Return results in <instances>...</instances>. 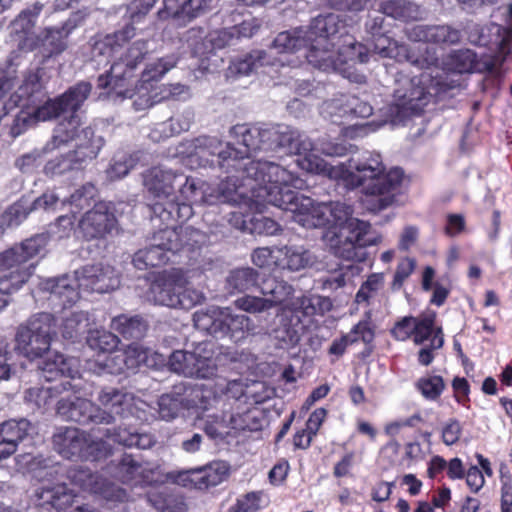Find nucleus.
I'll return each instance as SVG.
<instances>
[{
	"label": "nucleus",
	"instance_id": "nucleus-1",
	"mask_svg": "<svg viewBox=\"0 0 512 512\" xmlns=\"http://www.w3.org/2000/svg\"><path fill=\"white\" fill-rule=\"evenodd\" d=\"M156 0H133L126 8L130 23L121 30L112 34L93 39L91 47L92 60L98 66H107L110 69L97 78V88L104 90L107 98L113 101L132 99L136 111L153 106L157 101V94H152V88L141 82L136 89L132 87L131 79L138 65L148 53L147 41L136 40L125 47L135 36L134 23H137L154 6Z\"/></svg>",
	"mask_w": 512,
	"mask_h": 512
},
{
	"label": "nucleus",
	"instance_id": "nucleus-2",
	"mask_svg": "<svg viewBox=\"0 0 512 512\" xmlns=\"http://www.w3.org/2000/svg\"><path fill=\"white\" fill-rule=\"evenodd\" d=\"M156 0H133L126 8L130 23L121 30L112 34L93 39L91 47L92 60L98 66H107L110 69L97 78V88L104 90L107 98L113 101L132 99L136 111L153 106L157 101V94H152V88L141 82L136 89L132 87L131 79L138 65L148 53L147 41L136 40L125 47L135 36L134 23H137L154 6Z\"/></svg>",
	"mask_w": 512,
	"mask_h": 512
},
{
	"label": "nucleus",
	"instance_id": "nucleus-3",
	"mask_svg": "<svg viewBox=\"0 0 512 512\" xmlns=\"http://www.w3.org/2000/svg\"><path fill=\"white\" fill-rule=\"evenodd\" d=\"M313 150V141L299 130L293 144L287 147V151L300 156L297 165L302 170L342 181L350 189L361 188L366 195L363 203L369 211H381L394 202L404 172L398 167L386 172L380 154L367 151L357 158H350L348 165H333L314 154Z\"/></svg>",
	"mask_w": 512,
	"mask_h": 512
},
{
	"label": "nucleus",
	"instance_id": "nucleus-4",
	"mask_svg": "<svg viewBox=\"0 0 512 512\" xmlns=\"http://www.w3.org/2000/svg\"><path fill=\"white\" fill-rule=\"evenodd\" d=\"M344 24L334 13L321 14L313 18L307 27H297L280 32L273 40V47L280 52H303L312 66L329 72L346 74L345 65L367 63L369 50L351 35H341L337 51L335 39Z\"/></svg>",
	"mask_w": 512,
	"mask_h": 512
},
{
	"label": "nucleus",
	"instance_id": "nucleus-5",
	"mask_svg": "<svg viewBox=\"0 0 512 512\" xmlns=\"http://www.w3.org/2000/svg\"><path fill=\"white\" fill-rule=\"evenodd\" d=\"M253 173H264L270 179L268 188H260V197L268 199L273 206L290 214L292 221L304 228L328 227L339 229L349 226L353 210L342 202L317 203L295 192L307 187L306 181L282 165L256 164Z\"/></svg>",
	"mask_w": 512,
	"mask_h": 512
},
{
	"label": "nucleus",
	"instance_id": "nucleus-6",
	"mask_svg": "<svg viewBox=\"0 0 512 512\" xmlns=\"http://www.w3.org/2000/svg\"><path fill=\"white\" fill-rule=\"evenodd\" d=\"M193 140H188L180 145L179 153L186 154L191 163H197L199 167H214L218 166L224 169L227 173L235 171L240 174L242 183L238 184V176L231 175L221 180L217 185H206L205 187L199 185L197 203L206 205H216L220 203H229L233 205H246L251 210L259 213L263 212L267 204L273 205L268 199L260 197V188H268L270 179L264 173H253L252 167L256 164H273L279 165L274 161L257 159L245 160L238 167H221L217 161L213 163L215 157L212 154H205L200 156L197 153V148L191 146Z\"/></svg>",
	"mask_w": 512,
	"mask_h": 512
},
{
	"label": "nucleus",
	"instance_id": "nucleus-7",
	"mask_svg": "<svg viewBox=\"0 0 512 512\" xmlns=\"http://www.w3.org/2000/svg\"><path fill=\"white\" fill-rule=\"evenodd\" d=\"M229 135L233 143H223L216 137L201 136L190 143L196 147L198 155L212 154L221 167H238L243 161L251 160L256 152H272L287 150L298 136V130L285 125L276 124L264 127L237 124L230 128Z\"/></svg>",
	"mask_w": 512,
	"mask_h": 512
},
{
	"label": "nucleus",
	"instance_id": "nucleus-8",
	"mask_svg": "<svg viewBox=\"0 0 512 512\" xmlns=\"http://www.w3.org/2000/svg\"><path fill=\"white\" fill-rule=\"evenodd\" d=\"M199 183L198 179L183 171L165 166H155L143 173V185L156 199L151 206L152 214L166 222L175 217L179 222H185L192 217Z\"/></svg>",
	"mask_w": 512,
	"mask_h": 512
},
{
	"label": "nucleus",
	"instance_id": "nucleus-9",
	"mask_svg": "<svg viewBox=\"0 0 512 512\" xmlns=\"http://www.w3.org/2000/svg\"><path fill=\"white\" fill-rule=\"evenodd\" d=\"M91 89L92 86L89 82L81 81L70 87L61 96L46 101L36 109L38 120L61 119L53 129L51 139L45 144L44 152L59 149L76 138L78 139L77 143L80 142L84 128L80 131L83 123L79 109L88 98Z\"/></svg>",
	"mask_w": 512,
	"mask_h": 512
},
{
	"label": "nucleus",
	"instance_id": "nucleus-10",
	"mask_svg": "<svg viewBox=\"0 0 512 512\" xmlns=\"http://www.w3.org/2000/svg\"><path fill=\"white\" fill-rule=\"evenodd\" d=\"M120 284L116 270L110 265H87L73 274L47 278L39 283V289L50 294L49 300L62 309L73 306L80 298L79 289L108 293Z\"/></svg>",
	"mask_w": 512,
	"mask_h": 512
},
{
	"label": "nucleus",
	"instance_id": "nucleus-11",
	"mask_svg": "<svg viewBox=\"0 0 512 512\" xmlns=\"http://www.w3.org/2000/svg\"><path fill=\"white\" fill-rule=\"evenodd\" d=\"M196 329L214 337L240 343L255 334L253 320L244 314L233 313L229 307L210 306L193 314Z\"/></svg>",
	"mask_w": 512,
	"mask_h": 512
},
{
	"label": "nucleus",
	"instance_id": "nucleus-12",
	"mask_svg": "<svg viewBox=\"0 0 512 512\" xmlns=\"http://www.w3.org/2000/svg\"><path fill=\"white\" fill-rule=\"evenodd\" d=\"M33 475L40 482L34 491L37 504L55 509L57 512H68L76 495L64 482L62 467L59 464H45L35 469ZM69 512H101V510L91 504H82Z\"/></svg>",
	"mask_w": 512,
	"mask_h": 512
},
{
	"label": "nucleus",
	"instance_id": "nucleus-13",
	"mask_svg": "<svg viewBox=\"0 0 512 512\" xmlns=\"http://www.w3.org/2000/svg\"><path fill=\"white\" fill-rule=\"evenodd\" d=\"M371 226L362 220H351L349 226L327 229L323 239L329 250L338 258L362 262L366 259L365 248L378 243V237L370 233Z\"/></svg>",
	"mask_w": 512,
	"mask_h": 512
},
{
	"label": "nucleus",
	"instance_id": "nucleus-14",
	"mask_svg": "<svg viewBox=\"0 0 512 512\" xmlns=\"http://www.w3.org/2000/svg\"><path fill=\"white\" fill-rule=\"evenodd\" d=\"M96 400L98 405L96 406L94 424H111L117 418L129 417L148 421L145 415L147 404L125 389L104 387L98 392Z\"/></svg>",
	"mask_w": 512,
	"mask_h": 512
},
{
	"label": "nucleus",
	"instance_id": "nucleus-15",
	"mask_svg": "<svg viewBox=\"0 0 512 512\" xmlns=\"http://www.w3.org/2000/svg\"><path fill=\"white\" fill-rule=\"evenodd\" d=\"M431 95L419 77L398 73L395 79L393 101L388 107L391 121L403 122L406 118L420 114L430 101Z\"/></svg>",
	"mask_w": 512,
	"mask_h": 512
},
{
	"label": "nucleus",
	"instance_id": "nucleus-16",
	"mask_svg": "<svg viewBox=\"0 0 512 512\" xmlns=\"http://www.w3.org/2000/svg\"><path fill=\"white\" fill-rule=\"evenodd\" d=\"M104 144L105 140L102 136L95 135L92 128H86L82 131L76 148L49 160L43 172L47 176L55 177L82 170L97 157Z\"/></svg>",
	"mask_w": 512,
	"mask_h": 512
},
{
	"label": "nucleus",
	"instance_id": "nucleus-17",
	"mask_svg": "<svg viewBox=\"0 0 512 512\" xmlns=\"http://www.w3.org/2000/svg\"><path fill=\"white\" fill-rule=\"evenodd\" d=\"M498 12L505 18L506 27L493 22L484 27L471 23L467 25L466 32L470 43L489 47L495 52L493 58L503 63L511 53L512 4L499 8Z\"/></svg>",
	"mask_w": 512,
	"mask_h": 512
},
{
	"label": "nucleus",
	"instance_id": "nucleus-18",
	"mask_svg": "<svg viewBox=\"0 0 512 512\" xmlns=\"http://www.w3.org/2000/svg\"><path fill=\"white\" fill-rule=\"evenodd\" d=\"M54 325L55 320L50 313L41 312L33 315L26 324L19 326L16 349L29 359L42 357L49 351Z\"/></svg>",
	"mask_w": 512,
	"mask_h": 512
},
{
	"label": "nucleus",
	"instance_id": "nucleus-19",
	"mask_svg": "<svg viewBox=\"0 0 512 512\" xmlns=\"http://www.w3.org/2000/svg\"><path fill=\"white\" fill-rule=\"evenodd\" d=\"M46 244L47 237L39 234L0 253V272L4 273L0 278H10L11 274H16L18 271H27L30 278L35 267L33 264L25 266V263L40 254Z\"/></svg>",
	"mask_w": 512,
	"mask_h": 512
},
{
	"label": "nucleus",
	"instance_id": "nucleus-20",
	"mask_svg": "<svg viewBox=\"0 0 512 512\" xmlns=\"http://www.w3.org/2000/svg\"><path fill=\"white\" fill-rule=\"evenodd\" d=\"M67 478L83 491L99 495L106 501L124 502L128 499L125 489L109 482L98 473L83 466H76L67 471Z\"/></svg>",
	"mask_w": 512,
	"mask_h": 512
},
{
	"label": "nucleus",
	"instance_id": "nucleus-21",
	"mask_svg": "<svg viewBox=\"0 0 512 512\" xmlns=\"http://www.w3.org/2000/svg\"><path fill=\"white\" fill-rule=\"evenodd\" d=\"M61 203L56 191H46L32 203L27 199H21L8 207L0 217L2 228H11L20 225L32 211H56ZM64 202H62L63 204Z\"/></svg>",
	"mask_w": 512,
	"mask_h": 512
},
{
	"label": "nucleus",
	"instance_id": "nucleus-22",
	"mask_svg": "<svg viewBox=\"0 0 512 512\" xmlns=\"http://www.w3.org/2000/svg\"><path fill=\"white\" fill-rule=\"evenodd\" d=\"M79 228L87 240L104 239L117 229V219L109 204L99 202L82 216Z\"/></svg>",
	"mask_w": 512,
	"mask_h": 512
},
{
	"label": "nucleus",
	"instance_id": "nucleus-23",
	"mask_svg": "<svg viewBox=\"0 0 512 512\" xmlns=\"http://www.w3.org/2000/svg\"><path fill=\"white\" fill-rule=\"evenodd\" d=\"M217 0H164L158 12L162 20L170 19L177 26H184L195 18L211 11Z\"/></svg>",
	"mask_w": 512,
	"mask_h": 512
},
{
	"label": "nucleus",
	"instance_id": "nucleus-24",
	"mask_svg": "<svg viewBox=\"0 0 512 512\" xmlns=\"http://www.w3.org/2000/svg\"><path fill=\"white\" fill-rule=\"evenodd\" d=\"M372 40V53L378 55L380 58L395 59L398 62L407 61L419 67L433 65L437 62V56L434 51H427L426 57H416L410 52V49L406 44L399 43L384 34L372 37Z\"/></svg>",
	"mask_w": 512,
	"mask_h": 512
},
{
	"label": "nucleus",
	"instance_id": "nucleus-25",
	"mask_svg": "<svg viewBox=\"0 0 512 512\" xmlns=\"http://www.w3.org/2000/svg\"><path fill=\"white\" fill-rule=\"evenodd\" d=\"M107 470L112 477L124 484L137 486L151 481L152 470L148 463L132 454L124 453L120 459L112 461Z\"/></svg>",
	"mask_w": 512,
	"mask_h": 512
},
{
	"label": "nucleus",
	"instance_id": "nucleus-26",
	"mask_svg": "<svg viewBox=\"0 0 512 512\" xmlns=\"http://www.w3.org/2000/svg\"><path fill=\"white\" fill-rule=\"evenodd\" d=\"M39 378L52 382L56 380L67 381L79 377V361L73 357H65L58 352H48L47 356L38 364Z\"/></svg>",
	"mask_w": 512,
	"mask_h": 512
},
{
	"label": "nucleus",
	"instance_id": "nucleus-27",
	"mask_svg": "<svg viewBox=\"0 0 512 512\" xmlns=\"http://www.w3.org/2000/svg\"><path fill=\"white\" fill-rule=\"evenodd\" d=\"M83 21L84 15L81 12H76L61 26L45 28L39 37L45 50V56L52 57L64 52L68 46V37Z\"/></svg>",
	"mask_w": 512,
	"mask_h": 512
},
{
	"label": "nucleus",
	"instance_id": "nucleus-28",
	"mask_svg": "<svg viewBox=\"0 0 512 512\" xmlns=\"http://www.w3.org/2000/svg\"><path fill=\"white\" fill-rule=\"evenodd\" d=\"M275 51L276 53L280 54H287L288 52H280L277 49L273 47V43L270 47V52H266L263 50H256L253 51L247 55H245L242 58L236 59L232 61V63L229 66V71L233 74H237L240 76H248L253 71L257 70L259 67L262 66H270L271 68L274 67H281L282 69H287L293 62L290 59H274L272 60L271 53Z\"/></svg>",
	"mask_w": 512,
	"mask_h": 512
},
{
	"label": "nucleus",
	"instance_id": "nucleus-29",
	"mask_svg": "<svg viewBox=\"0 0 512 512\" xmlns=\"http://www.w3.org/2000/svg\"><path fill=\"white\" fill-rule=\"evenodd\" d=\"M228 473L229 465L226 462L214 461L202 467L183 471L180 479L202 490L219 485L227 478Z\"/></svg>",
	"mask_w": 512,
	"mask_h": 512
},
{
	"label": "nucleus",
	"instance_id": "nucleus-30",
	"mask_svg": "<svg viewBox=\"0 0 512 512\" xmlns=\"http://www.w3.org/2000/svg\"><path fill=\"white\" fill-rule=\"evenodd\" d=\"M86 436V432L76 427H58L52 438L53 448L66 459H80Z\"/></svg>",
	"mask_w": 512,
	"mask_h": 512
},
{
	"label": "nucleus",
	"instance_id": "nucleus-31",
	"mask_svg": "<svg viewBox=\"0 0 512 512\" xmlns=\"http://www.w3.org/2000/svg\"><path fill=\"white\" fill-rule=\"evenodd\" d=\"M406 36L414 42L453 45L460 41L461 33L449 25H415L406 30Z\"/></svg>",
	"mask_w": 512,
	"mask_h": 512
},
{
	"label": "nucleus",
	"instance_id": "nucleus-32",
	"mask_svg": "<svg viewBox=\"0 0 512 512\" xmlns=\"http://www.w3.org/2000/svg\"><path fill=\"white\" fill-rule=\"evenodd\" d=\"M57 414L63 420L86 425L94 423L96 405L88 399L72 395L57 402Z\"/></svg>",
	"mask_w": 512,
	"mask_h": 512
},
{
	"label": "nucleus",
	"instance_id": "nucleus-33",
	"mask_svg": "<svg viewBox=\"0 0 512 512\" xmlns=\"http://www.w3.org/2000/svg\"><path fill=\"white\" fill-rule=\"evenodd\" d=\"M32 429L31 423L25 419H10L0 424V460L8 458L17 450Z\"/></svg>",
	"mask_w": 512,
	"mask_h": 512
},
{
	"label": "nucleus",
	"instance_id": "nucleus-34",
	"mask_svg": "<svg viewBox=\"0 0 512 512\" xmlns=\"http://www.w3.org/2000/svg\"><path fill=\"white\" fill-rule=\"evenodd\" d=\"M436 314L427 313L420 317H404L397 322L391 330L392 335L399 341H405L413 337L414 343H422L430 333L431 325L435 324Z\"/></svg>",
	"mask_w": 512,
	"mask_h": 512
},
{
	"label": "nucleus",
	"instance_id": "nucleus-35",
	"mask_svg": "<svg viewBox=\"0 0 512 512\" xmlns=\"http://www.w3.org/2000/svg\"><path fill=\"white\" fill-rule=\"evenodd\" d=\"M181 288V275L170 273L158 276L152 283L148 299L154 304L175 308L176 296Z\"/></svg>",
	"mask_w": 512,
	"mask_h": 512
},
{
	"label": "nucleus",
	"instance_id": "nucleus-36",
	"mask_svg": "<svg viewBox=\"0 0 512 512\" xmlns=\"http://www.w3.org/2000/svg\"><path fill=\"white\" fill-rule=\"evenodd\" d=\"M503 63H498L497 59L491 57L484 60H478L477 55L470 49H462L455 51L450 56L449 65L456 73H473V72H493Z\"/></svg>",
	"mask_w": 512,
	"mask_h": 512
},
{
	"label": "nucleus",
	"instance_id": "nucleus-37",
	"mask_svg": "<svg viewBox=\"0 0 512 512\" xmlns=\"http://www.w3.org/2000/svg\"><path fill=\"white\" fill-rule=\"evenodd\" d=\"M278 269L299 271L312 266L316 257L302 246H283L278 248Z\"/></svg>",
	"mask_w": 512,
	"mask_h": 512
},
{
	"label": "nucleus",
	"instance_id": "nucleus-38",
	"mask_svg": "<svg viewBox=\"0 0 512 512\" xmlns=\"http://www.w3.org/2000/svg\"><path fill=\"white\" fill-rule=\"evenodd\" d=\"M378 11L401 22L420 20L424 14L421 7L410 0H384L380 3Z\"/></svg>",
	"mask_w": 512,
	"mask_h": 512
},
{
	"label": "nucleus",
	"instance_id": "nucleus-39",
	"mask_svg": "<svg viewBox=\"0 0 512 512\" xmlns=\"http://www.w3.org/2000/svg\"><path fill=\"white\" fill-rule=\"evenodd\" d=\"M188 390L184 383H180L175 385L170 393L161 395L157 403L159 417L165 421L175 419L180 410L188 406L186 398Z\"/></svg>",
	"mask_w": 512,
	"mask_h": 512
},
{
	"label": "nucleus",
	"instance_id": "nucleus-40",
	"mask_svg": "<svg viewBox=\"0 0 512 512\" xmlns=\"http://www.w3.org/2000/svg\"><path fill=\"white\" fill-rule=\"evenodd\" d=\"M110 327L125 339L139 340L146 334L148 324L139 315L121 314L112 319Z\"/></svg>",
	"mask_w": 512,
	"mask_h": 512
},
{
	"label": "nucleus",
	"instance_id": "nucleus-41",
	"mask_svg": "<svg viewBox=\"0 0 512 512\" xmlns=\"http://www.w3.org/2000/svg\"><path fill=\"white\" fill-rule=\"evenodd\" d=\"M152 220L155 221L157 218L153 215ZM158 220L165 226L155 232L150 240L155 243L156 246L163 248L166 252L174 254L182 249V242L180 233L176 227L173 226L174 221H179L177 217L170 221H163L160 218Z\"/></svg>",
	"mask_w": 512,
	"mask_h": 512
},
{
	"label": "nucleus",
	"instance_id": "nucleus-42",
	"mask_svg": "<svg viewBox=\"0 0 512 512\" xmlns=\"http://www.w3.org/2000/svg\"><path fill=\"white\" fill-rule=\"evenodd\" d=\"M106 435L112 441L128 448L148 449L155 443L153 436L149 433H139L122 427L108 429Z\"/></svg>",
	"mask_w": 512,
	"mask_h": 512
},
{
	"label": "nucleus",
	"instance_id": "nucleus-43",
	"mask_svg": "<svg viewBox=\"0 0 512 512\" xmlns=\"http://www.w3.org/2000/svg\"><path fill=\"white\" fill-rule=\"evenodd\" d=\"M178 61V55L171 53L147 63L141 74L140 82L153 87L152 83L159 81L167 72L177 65Z\"/></svg>",
	"mask_w": 512,
	"mask_h": 512
},
{
	"label": "nucleus",
	"instance_id": "nucleus-44",
	"mask_svg": "<svg viewBox=\"0 0 512 512\" xmlns=\"http://www.w3.org/2000/svg\"><path fill=\"white\" fill-rule=\"evenodd\" d=\"M170 253L163 250L155 243L149 240V245L138 250L133 257V265L139 270H145L149 267H157L166 264L170 260Z\"/></svg>",
	"mask_w": 512,
	"mask_h": 512
},
{
	"label": "nucleus",
	"instance_id": "nucleus-45",
	"mask_svg": "<svg viewBox=\"0 0 512 512\" xmlns=\"http://www.w3.org/2000/svg\"><path fill=\"white\" fill-rule=\"evenodd\" d=\"M208 343H200L195 348V367L188 370V377L207 379L215 375L217 366L213 358V352L208 349Z\"/></svg>",
	"mask_w": 512,
	"mask_h": 512
},
{
	"label": "nucleus",
	"instance_id": "nucleus-46",
	"mask_svg": "<svg viewBox=\"0 0 512 512\" xmlns=\"http://www.w3.org/2000/svg\"><path fill=\"white\" fill-rule=\"evenodd\" d=\"M259 274L251 267L233 269L226 278V288L231 293H243L258 284Z\"/></svg>",
	"mask_w": 512,
	"mask_h": 512
},
{
	"label": "nucleus",
	"instance_id": "nucleus-47",
	"mask_svg": "<svg viewBox=\"0 0 512 512\" xmlns=\"http://www.w3.org/2000/svg\"><path fill=\"white\" fill-rule=\"evenodd\" d=\"M7 84L8 87V96H18L19 97V106H26L30 103H33V97L36 94L41 93L42 90V81L39 71H30L28 72L22 84L19 86L18 90L15 92H10V84L8 81L0 80Z\"/></svg>",
	"mask_w": 512,
	"mask_h": 512
},
{
	"label": "nucleus",
	"instance_id": "nucleus-48",
	"mask_svg": "<svg viewBox=\"0 0 512 512\" xmlns=\"http://www.w3.org/2000/svg\"><path fill=\"white\" fill-rule=\"evenodd\" d=\"M421 348L418 351V363L422 366L430 365L435 359L436 352L444 345V334L441 327L431 325L430 333L422 343H416Z\"/></svg>",
	"mask_w": 512,
	"mask_h": 512
},
{
	"label": "nucleus",
	"instance_id": "nucleus-49",
	"mask_svg": "<svg viewBox=\"0 0 512 512\" xmlns=\"http://www.w3.org/2000/svg\"><path fill=\"white\" fill-rule=\"evenodd\" d=\"M76 385H72L69 380L62 381L57 385L43 386L40 388H30L27 391V398L33 401L39 408L50 406L53 399L62 391L75 389Z\"/></svg>",
	"mask_w": 512,
	"mask_h": 512
},
{
	"label": "nucleus",
	"instance_id": "nucleus-50",
	"mask_svg": "<svg viewBox=\"0 0 512 512\" xmlns=\"http://www.w3.org/2000/svg\"><path fill=\"white\" fill-rule=\"evenodd\" d=\"M59 197L60 201L64 202L63 204L60 203L56 209H60L61 207H64L66 205L70 206V211L73 214H76L80 212L82 209L88 207L91 203V200L94 198L96 189L95 186L91 183H86L82 185L80 188L76 189L74 193L70 195L69 198L61 197L60 193L56 192Z\"/></svg>",
	"mask_w": 512,
	"mask_h": 512
},
{
	"label": "nucleus",
	"instance_id": "nucleus-51",
	"mask_svg": "<svg viewBox=\"0 0 512 512\" xmlns=\"http://www.w3.org/2000/svg\"><path fill=\"white\" fill-rule=\"evenodd\" d=\"M184 41L191 50V53L203 59H208L210 55L209 33L202 27H192L184 34Z\"/></svg>",
	"mask_w": 512,
	"mask_h": 512
},
{
	"label": "nucleus",
	"instance_id": "nucleus-52",
	"mask_svg": "<svg viewBox=\"0 0 512 512\" xmlns=\"http://www.w3.org/2000/svg\"><path fill=\"white\" fill-rule=\"evenodd\" d=\"M260 292L270 302L271 308L282 304L293 293V287L285 281L271 279L260 286Z\"/></svg>",
	"mask_w": 512,
	"mask_h": 512
},
{
	"label": "nucleus",
	"instance_id": "nucleus-53",
	"mask_svg": "<svg viewBox=\"0 0 512 512\" xmlns=\"http://www.w3.org/2000/svg\"><path fill=\"white\" fill-rule=\"evenodd\" d=\"M193 121V111L186 109L182 113L171 117L166 122L159 124L158 128L153 132V134L159 131L164 134V137H171L184 131H188ZM152 137L155 138L154 135H152Z\"/></svg>",
	"mask_w": 512,
	"mask_h": 512
},
{
	"label": "nucleus",
	"instance_id": "nucleus-54",
	"mask_svg": "<svg viewBox=\"0 0 512 512\" xmlns=\"http://www.w3.org/2000/svg\"><path fill=\"white\" fill-rule=\"evenodd\" d=\"M349 107V94H340L323 102L321 106V114L324 118L337 123L343 118H349L351 113Z\"/></svg>",
	"mask_w": 512,
	"mask_h": 512
},
{
	"label": "nucleus",
	"instance_id": "nucleus-55",
	"mask_svg": "<svg viewBox=\"0 0 512 512\" xmlns=\"http://www.w3.org/2000/svg\"><path fill=\"white\" fill-rule=\"evenodd\" d=\"M119 343L118 336L105 329H95L88 332L87 344L93 350L104 353L114 352Z\"/></svg>",
	"mask_w": 512,
	"mask_h": 512
},
{
	"label": "nucleus",
	"instance_id": "nucleus-56",
	"mask_svg": "<svg viewBox=\"0 0 512 512\" xmlns=\"http://www.w3.org/2000/svg\"><path fill=\"white\" fill-rule=\"evenodd\" d=\"M384 288V276L381 273H373L368 276L367 280L360 286L355 296L358 304L365 303L369 305L371 301L376 299Z\"/></svg>",
	"mask_w": 512,
	"mask_h": 512
},
{
	"label": "nucleus",
	"instance_id": "nucleus-57",
	"mask_svg": "<svg viewBox=\"0 0 512 512\" xmlns=\"http://www.w3.org/2000/svg\"><path fill=\"white\" fill-rule=\"evenodd\" d=\"M88 314L79 311L73 312L70 316L65 317L62 324V336L65 339L75 341L82 336L88 327Z\"/></svg>",
	"mask_w": 512,
	"mask_h": 512
},
{
	"label": "nucleus",
	"instance_id": "nucleus-58",
	"mask_svg": "<svg viewBox=\"0 0 512 512\" xmlns=\"http://www.w3.org/2000/svg\"><path fill=\"white\" fill-rule=\"evenodd\" d=\"M42 8L43 4L36 2L32 7L21 11L16 19L11 23L12 33L23 35L29 34L34 28Z\"/></svg>",
	"mask_w": 512,
	"mask_h": 512
},
{
	"label": "nucleus",
	"instance_id": "nucleus-59",
	"mask_svg": "<svg viewBox=\"0 0 512 512\" xmlns=\"http://www.w3.org/2000/svg\"><path fill=\"white\" fill-rule=\"evenodd\" d=\"M415 387L426 400L435 401L443 393L445 382L439 375H426L416 381Z\"/></svg>",
	"mask_w": 512,
	"mask_h": 512
},
{
	"label": "nucleus",
	"instance_id": "nucleus-60",
	"mask_svg": "<svg viewBox=\"0 0 512 512\" xmlns=\"http://www.w3.org/2000/svg\"><path fill=\"white\" fill-rule=\"evenodd\" d=\"M137 161L138 156L136 154L116 155L106 171L107 177L110 180H118L125 177L136 166Z\"/></svg>",
	"mask_w": 512,
	"mask_h": 512
},
{
	"label": "nucleus",
	"instance_id": "nucleus-61",
	"mask_svg": "<svg viewBox=\"0 0 512 512\" xmlns=\"http://www.w3.org/2000/svg\"><path fill=\"white\" fill-rule=\"evenodd\" d=\"M80 459L88 461H98L111 455L112 447L102 439H93L88 434L86 436L85 447Z\"/></svg>",
	"mask_w": 512,
	"mask_h": 512
},
{
	"label": "nucleus",
	"instance_id": "nucleus-62",
	"mask_svg": "<svg viewBox=\"0 0 512 512\" xmlns=\"http://www.w3.org/2000/svg\"><path fill=\"white\" fill-rule=\"evenodd\" d=\"M205 300L202 291L186 287V281L181 276V288L177 292L175 308L189 310Z\"/></svg>",
	"mask_w": 512,
	"mask_h": 512
},
{
	"label": "nucleus",
	"instance_id": "nucleus-63",
	"mask_svg": "<svg viewBox=\"0 0 512 512\" xmlns=\"http://www.w3.org/2000/svg\"><path fill=\"white\" fill-rule=\"evenodd\" d=\"M29 279L27 271L11 274L10 278H0V311L8 304L7 295L17 291Z\"/></svg>",
	"mask_w": 512,
	"mask_h": 512
},
{
	"label": "nucleus",
	"instance_id": "nucleus-64",
	"mask_svg": "<svg viewBox=\"0 0 512 512\" xmlns=\"http://www.w3.org/2000/svg\"><path fill=\"white\" fill-rule=\"evenodd\" d=\"M205 434L213 440H223L229 434L227 429V414L208 415L203 423Z\"/></svg>",
	"mask_w": 512,
	"mask_h": 512
}]
</instances>
